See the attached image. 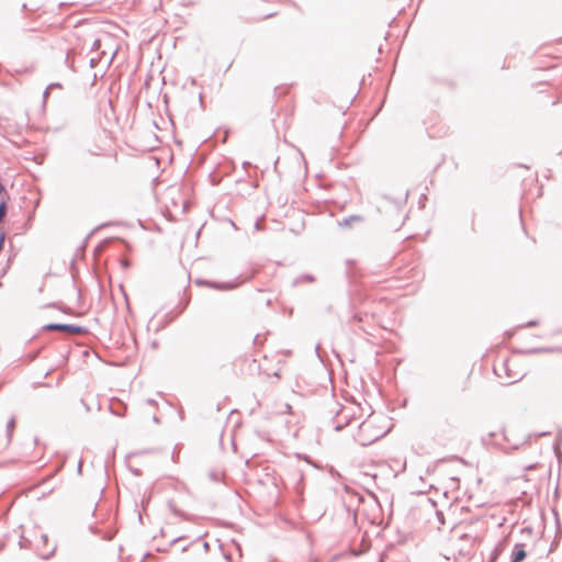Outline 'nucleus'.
<instances>
[{
	"label": "nucleus",
	"mask_w": 562,
	"mask_h": 562,
	"mask_svg": "<svg viewBox=\"0 0 562 562\" xmlns=\"http://www.w3.org/2000/svg\"><path fill=\"white\" fill-rule=\"evenodd\" d=\"M14 430V422H9L4 427H0V450L9 447Z\"/></svg>",
	"instance_id": "obj_1"
},
{
	"label": "nucleus",
	"mask_w": 562,
	"mask_h": 562,
	"mask_svg": "<svg viewBox=\"0 0 562 562\" xmlns=\"http://www.w3.org/2000/svg\"><path fill=\"white\" fill-rule=\"evenodd\" d=\"M48 330H60L68 334H81L83 329L79 326L75 325H65V324H48L45 326Z\"/></svg>",
	"instance_id": "obj_2"
},
{
	"label": "nucleus",
	"mask_w": 562,
	"mask_h": 562,
	"mask_svg": "<svg viewBox=\"0 0 562 562\" xmlns=\"http://www.w3.org/2000/svg\"><path fill=\"white\" fill-rule=\"evenodd\" d=\"M526 558L524 544H516L512 554V562H521Z\"/></svg>",
	"instance_id": "obj_3"
},
{
	"label": "nucleus",
	"mask_w": 562,
	"mask_h": 562,
	"mask_svg": "<svg viewBox=\"0 0 562 562\" xmlns=\"http://www.w3.org/2000/svg\"><path fill=\"white\" fill-rule=\"evenodd\" d=\"M371 426H372V423H371L370 420H366V422H363V423L360 425V428H359V430H360V436H361L363 432L368 431V430H369V428H371Z\"/></svg>",
	"instance_id": "obj_4"
},
{
	"label": "nucleus",
	"mask_w": 562,
	"mask_h": 562,
	"mask_svg": "<svg viewBox=\"0 0 562 562\" xmlns=\"http://www.w3.org/2000/svg\"><path fill=\"white\" fill-rule=\"evenodd\" d=\"M5 211H7V204L4 201H2L0 203V221L2 220V217L5 215Z\"/></svg>",
	"instance_id": "obj_5"
},
{
	"label": "nucleus",
	"mask_w": 562,
	"mask_h": 562,
	"mask_svg": "<svg viewBox=\"0 0 562 562\" xmlns=\"http://www.w3.org/2000/svg\"><path fill=\"white\" fill-rule=\"evenodd\" d=\"M378 437H379V436H378V435H375V436H373L372 438H369V440H370V441H373V440L378 439Z\"/></svg>",
	"instance_id": "obj_6"
}]
</instances>
